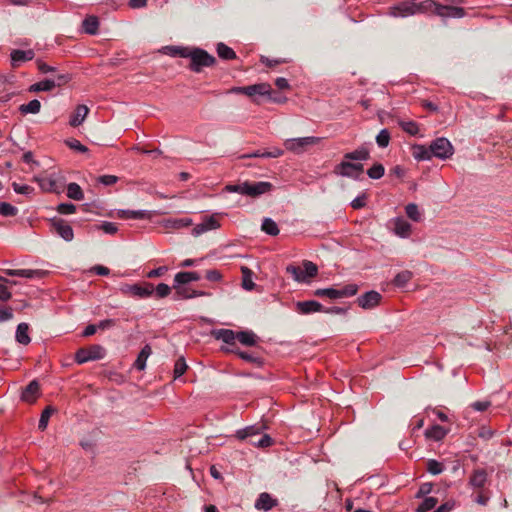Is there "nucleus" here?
I'll list each match as a JSON object with an SVG mask.
<instances>
[{
  "label": "nucleus",
  "instance_id": "nucleus-1",
  "mask_svg": "<svg viewBox=\"0 0 512 512\" xmlns=\"http://www.w3.org/2000/svg\"><path fill=\"white\" fill-rule=\"evenodd\" d=\"M187 58L190 59L188 68L196 73L201 72L204 67H210L216 63V58L201 48H190Z\"/></svg>",
  "mask_w": 512,
  "mask_h": 512
},
{
  "label": "nucleus",
  "instance_id": "nucleus-2",
  "mask_svg": "<svg viewBox=\"0 0 512 512\" xmlns=\"http://www.w3.org/2000/svg\"><path fill=\"white\" fill-rule=\"evenodd\" d=\"M358 291V286L356 284H348L342 288H319L313 292L314 296L317 297H327L329 299H340L345 297L354 296Z\"/></svg>",
  "mask_w": 512,
  "mask_h": 512
},
{
  "label": "nucleus",
  "instance_id": "nucleus-3",
  "mask_svg": "<svg viewBox=\"0 0 512 512\" xmlns=\"http://www.w3.org/2000/svg\"><path fill=\"white\" fill-rule=\"evenodd\" d=\"M120 291L124 295L144 299L150 297L154 293V286L149 282L124 284L120 287Z\"/></svg>",
  "mask_w": 512,
  "mask_h": 512
},
{
  "label": "nucleus",
  "instance_id": "nucleus-4",
  "mask_svg": "<svg viewBox=\"0 0 512 512\" xmlns=\"http://www.w3.org/2000/svg\"><path fill=\"white\" fill-rule=\"evenodd\" d=\"M106 351L103 346L94 344L88 348H80L75 353V361L78 364H83L88 361L100 360L105 357Z\"/></svg>",
  "mask_w": 512,
  "mask_h": 512
},
{
  "label": "nucleus",
  "instance_id": "nucleus-5",
  "mask_svg": "<svg viewBox=\"0 0 512 512\" xmlns=\"http://www.w3.org/2000/svg\"><path fill=\"white\" fill-rule=\"evenodd\" d=\"M432 157L446 160L454 154V147L451 142L445 137H439L433 140L430 144Z\"/></svg>",
  "mask_w": 512,
  "mask_h": 512
},
{
  "label": "nucleus",
  "instance_id": "nucleus-6",
  "mask_svg": "<svg viewBox=\"0 0 512 512\" xmlns=\"http://www.w3.org/2000/svg\"><path fill=\"white\" fill-rule=\"evenodd\" d=\"M319 142V138L314 136L286 139L283 143L284 147L295 154L304 153L309 146Z\"/></svg>",
  "mask_w": 512,
  "mask_h": 512
},
{
  "label": "nucleus",
  "instance_id": "nucleus-7",
  "mask_svg": "<svg viewBox=\"0 0 512 512\" xmlns=\"http://www.w3.org/2000/svg\"><path fill=\"white\" fill-rule=\"evenodd\" d=\"M364 171V166L360 162H348L341 161L339 164L335 166L334 172L335 174L352 178L355 180L360 179V174Z\"/></svg>",
  "mask_w": 512,
  "mask_h": 512
},
{
  "label": "nucleus",
  "instance_id": "nucleus-8",
  "mask_svg": "<svg viewBox=\"0 0 512 512\" xmlns=\"http://www.w3.org/2000/svg\"><path fill=\"white\" fill-rule=\"evenodd\" d=\"M51 231L56 233L65 241L70 242L74 238V233L71 225L64 219L53 218L50 222Z\"/></svg>",
  "mask_w": 512,
  "mask_h": 512
},
{
  "label": "nucleus",
  "instance_id": "nucleus-9",
  "mask_svg": "<svg viewBox=\"0 0 512 512\" xmlns=\"http://www.w3.org/2000/svg\"><path fill=\"white\" fill-rule=\"evenodd\" d=\"M273 188L272 183L267 181L249 182L246 181L245 196L252 198L259 197L263 194L270 192Z\"/></svg>",
  "mask_w": 512,
  "mask_h": 512
},
{
  "label": "nucleus",
  "instance_id": "nucleus-10",
  "mask_svg": "<svg viewBox=\"0 0 512 512\" xmlns=\"http://www.w3.org/2000/svg\"><path fill=\"white\" fill-rule=\"evenodd\" d=\"M246 96L253 98V102L259 104L256 96L271 97V85L269 83H257L246 86Z\"/></svg>",
  "mask_w": 512,
  "mask_h": 512
},
{
  "label": "nucleus",
  "instance_id": "nucleus-11",
  "mask_svg": "<svg viewBox=\"0 0 512 512\" xmlns=\"http://www.w3.org/2000/svg\"><path fill=\"white\" fill-rule=\"evenodd\" d=\"M382 299V295L377 291H369L357 298L358 305L363 309L376 307Z\"/></svg>",
  "mask_w": 512,
  "mask_h": 512
},
{
  "label": "nucleus",
  "instance_id": "nucleus-12",
  "mask_svg": "<svg viewBox=\"0 0 512 512\" xmlns=\"http://www.w3.org/2000/svg\"><path fill=\"white\" fill-rule=\"evenodd\" d=\"M323 305L315 300L298 301L295 303V311L301 315L322 312Z\"/></svg>",
  "mask_w": 512,
  "mask_h": 512
},
{
  "label": "nucleus",
  "instance_id": "nucleus-13",
  "mask_svg": "<svg viewBox=\"0 0 512 512\" xmlns=\"http://www.w3.org/2000/svg\"><path fill=\"white\" fill-rule=\"evenodd\" d=\"M35 57V52L33 49L28 50H20L15 49L10 53L11 65L13 68H17L21 65V63L31 61Z\"/></svg>",
  "mask_w": 512,
  "mask_h": 512
},
{
  "label": "nucleus",
  "instance_id": "nucleus-14",
  "mask_svg": "<svg viewBox=\"0 0 512 512\" xmlns=\"http://www.w3.org/2000/svg\"><path fill=\"white\" fill-rule=\"evenodd\" d=\"M370 159V150L366 145H361L357 149L347 152L343 156L342 161L348 162H360L367 161Z\"/></svg>",
  "mask_w": 512,
  "mask_h": 512
},
{
  "label": "nucleus",
  "instance_id": "nucleus-15",
  "mask_svg": "<svg viewBox=\"0 0 512 512\" xmlns=\"http://www.w3.org/2000/svg\"><path fill=\"white\" fill-rule=\"evenodd\" d=\"M465 14V10L461 7L442 4H439V7H437V16L442 18H462Z\"/></svg>",
  "mask_w": 512,
  "mask_h": 512
},
{
  "label": "nucleus",
  "instance_id": "nucleus-16",
  "mask_svg": "<svg viewBox=\"0 0 512 512\" xmlns=\"http://www.w3.org/2000/svg\"><path fill=\"white\" fill-rule=\"evenodd\" d=\"M414 3L401 2L390 8L389 14L394 17H407L415 15Z\"/></svg>",
  "mask_w": 512,
  "mask_h": 512
},
{
  "label": "nucleus",
  "instance_id": "nucleus-17",
  "mask_svg": "<svg viewBox=\"0 0 512 512\" xmlns=\"http://www.w3.org/2000/svg\"><path fill=\"white\" fill-rule=\"evenodd\" d=\"M40 386L36 380L31 381L22 391L21 399L27 403H33L37 399Z\"/></svg>",
  "mask_w": 512,
  "mask_h": 512
},
{
  "label": "nucleus",
  "instance_id": "nucleus-18",
  "mask_svg": "<svg viewBox=\"0 0 512 512\" xmlns=\"http://www.w3.org/2000/svg\"><path fill=\"white\" fill-rule=\"evenodd\" d=\"M487 479L488 474L485 469H475L469 478V485L475 489H480L485 486Z\"/></svg>",
  "mask_w": 512,
  "mask_h": 512
},
{
  "label": "nucleus",
  "instance_id": "nucleus-19",
  "mask_svg": "<svg viewBox=\"0 0 512 512\" xmlns=\"http://www.w3.org/2000/svg\"><path fill=\"white\" fill-rule=\"evenodd\" d=\"M276 505L277 500L266 492L261 493L255 502V508L262 511H269Z\"/></svg>",
  "mask_w": 512,
  "mask_h": 512
},
{
  "label": "nucleus",
  "instance_id": "nucleus-20",
  "mask_svg": "<svg viewBox=\"0 0 512 512\" xmlns=\"http://www.w3.org/2000/svg\"><path fill=\"white\" fill-rule=\"evenodd\" d=\"M173 288L175 289V299H190L205 294L201 291L190 290L189 288L184 287L183 285H178L176 283L174 284Z\"/></svg>",
  "mask_w": 512,
  "mask_h": 512
},
{
  "label": "nucleus",
  "instance_id": "nucleus-21",
  "mask_svg": "<svg viewBox=\"0 0 512 512\" xmlns=\"http://www.w3.org/2000/svg\"><path fill=\"white\" fill-rule=\"evenodd\" d=\"M89 112V109L86 105H78L74 111V113L71 115L69 124L72 127H77L85 120L87 114Z\"/></svg>",
  "mask_w": 512,
  "mask_h": 512
},
{
  "label": "nucleus",
  "instance_id": "nucleus-22",
  "mask_svg": "<svg viewBox=\"0 0 512 512\" xmlns=\"http://www.w3.org/2000/svg\"><path fill=\"white\" fill-rule=\"evenodd\" d=\"M411 228V224L403 218H396L394 221V232L400 237H408L411 233Z\"/></svg>",
  "mask_w": 512,
  "mask_h": 512
},
{
  "label": "nucleus",
  "instance_id": "nucleus-23",
  "mask_svg": "<svg viewBox=\"0 0 512 512\" xmlns=\"http://www.w3.org/2000/svg\"><path fill=\"white\" fill-rule=\"evenodd\" d=\"M200 275L195 271L179 272L174 277V282L178 285H185L187 283L200 280Z\"/></svg>",
  "mask_w": 512,
  "mask_h": 512
},
{
  "label": "nucleus",
  "instance_id": "nucleus-24",
  "mask_svg": "<svg viewBox=\"0 0 512 512\" xmlns=\"http://www.w3.org/2000/svg\"><path fill=\"white\" fill-rule=\"evenodd\" d=\"M414 6H416L415 14L433 12L437 15V7H439V3L434 0H424L419 3H414Z\"/></svg>",
  "mask_w": 512,
  "mask_h": 512
},
{
  "label": "nucleus",
  "instance_id": "nucleus-25",
  "mask_svg": "<svg viewBox=\"0 0 512 512\" xmlns=\"http://www.w3.org/2000/svg\"><path fill=\"white\" fill-rule=\"evenodd\" d=\"M117 216L121 219H145L150 217V213L146 210H119Z\"/></svg>",
  "mask_w": 512,
  "mask_h": 512
},
{
  "label": "nucleus",
  "instance_id": "nucleus-26",
  "mask_svg": "<svg viewBox=\"0 0 512 512\" xmlns=\"http://www.w3.org/2000/svg\"><path fill=\"white\" fill-rule=\"evenodd\" d=\"M263 429V426H248L244 429H240L236 432V436L240 440L250 439L254 440V436H258L261 433V430Z\"/></svg>",
  "mask_w": 512,
  "mask_h": 512
},
{
  "label": "nucleus",
  "instance_id": "nucleus-27",
  "mask_svg": "<svg viewBox=\"0 0 512 512\" xmlns=\"http://www.w3.org/2000/svg\"><path fill=\"white\" fill-rule=\"evenodd\" d=\"M34 180L39 184L40 188L45 192H57L58 187L56 181L51 177L37 176Z\"/></svg>",
  "mask_w": 512,
  "mask_h": 512
},
{
  "label": "nucleus",
  "instance_id": "nucleus-28",
  "mask_svg": "<svg viewBox=\"0 0 512 512\" xmlns=\"http://www.w3.org/2000/svg\"><path fill=\"white\" fill-rule=\"evenodd\" d=\"M448 433V430L440 425H433L426 429L425 437L434 441H441Z\"/></svg>",
  "mask_w": 512,
  "mask_h": 512
},
{
  "label": "nucleus",
  "instance_id": "nucleus-29",
  "mask_svg": "<svg viewBox=\"0 0 512 512\" xmlns=\"http://www.w3.org/2000/svg\"><path fill=\"white\" fill-rule=\"evenodd\" d=\"M213 335L217 340H221L226 344H234L237 339V333L230 329H218L213 331Z\"/></svg>",
  "mask_w": 512,
  "mask_h": 512
},
{
  "label": "nucleus",
  "instance_id": "nucleus-30",
  "mask_svg": "<svg viewBox=\"0 0 512 512\" xmlns=\"http://www.w3.org/2000/svg\"><path fill=\"white\" fill-rule=\"evenodd\" d=\"M151 347L149 345H145L141 351L139 352L135 362H134V367L139 370V371H142L145 369L146 367V361L148 359V357L150 356L151 354Z\"/></svg>",
  "mask_w": 512,
  "mask_h": 512
},
{
  "label": "nucleus",
  "instance_id": "nucleus-31",
  "mask_svg": "<svg viewBox=\"0 0 512 512\" xmlns=\"http://www.w3.org/2000/svg\"><path fill=\"white\" fill-rule=\"evenodd\" d=\"M83 30L90 35H95L98 32L99 20L96 16H87L82 22Z\"/></svg>",
  "mask_w": 512,
  "mask_h": 512
},
{
  "label": "nucleus",
  "instance_id": "nucleus-32",
  "mask_svg": "<svg viewBox=\"0 0 512 512\" xmlns=\"http://www.w3.org/2000/svg\"><path fill=\"white\" fill-rule=\"evenodd\" d=\"M241 273L242 287L247 291L253 290L255 287V283L253 282V271L246 266H242Z\"/></svg>",
  "mask_w": 512,
  "mask_h": 512
},
{
  "label": "nucleus",
  "instance_id": "nucleus-33",
  "mask_svg": "<svg viewBox=\"0 0 512 512\" xmlns=\"http://www.w3.org/2000/svg\"><path fill=\"white\" fill-rule=\"evenodd\" d=\"M413 156L418 161L430 160L432 158L431 148H426L424 145H414L412 147Z\"/></svg>",
  "mask_w": 512,
  "mask_h": 512
},
{
  "label": "nucleus",
  "instance_id": "nucleus-34",
  "mask_svg": "<svg viewBox=\"0 0 512 512\" xmlns=\"http://www.w3.org/2000/svg\"><path fill=\"white\" fill-rule=\"evenodd\" d=\"M55 88V83L49 79H44L42 81H39L37 83L32 84L29 87L30 92H48L52 91Z\"/></svg>",
  "mask_w": 512,
  "mask_h": 512
},
{
  "label": "nucleus",
  "instance_id": "nucleus-35",
  "mask_svg": "<svg viewBox=\"0 0 512 512\" xmlns=\"http://www.w3.org/2000/svg\"><path fill=\"white\" fill-rule=\"evenodd\" d=\"M29 326L27 323H20L16 329V340L20 344L27 345L31 339L28 334Z\"/></svg>",
  "mask_w": 512,
  "mask_h": 512
},
{
  "label": "nucleus",
  "instance_id": "nucleus-36",
  "mask_svg": "<svg viewBox=\"0 0 512 512\" xmlns=\"http://www.w3.org/2000/svg\"><path fill=\"white\" fill-rule=\"evenodd\" d=\"M236 338V340L245 346H254L257 343V336L252 331L238 332Z\"/></svg>",
  "mask_w": 512,
  "mask_h": 512
},
{
  "label": "nucleus",
  "instance_id": "nucleus-37",
  "mask_svg": "<svg viewBox=\"0 0 512 512\" xmlns=\"http://www.w3.org/2000/svg\"><path fill=\"white\" fill-rule=\"evenodd\" d=\"M216 51L223 60H233L237 57L235 51L222 42L217 44Z\"/></svg>",
  "mask_w": 512,
  "mask_h": 512
},
{
  "label": "nucleus",
  "instance_id": "nucleus-38",
  "mask_svg": "<svg viewBox=\"0 0 512 512\" xmlns=\"http://www.w3.org/2000/svg\"><path fill=\"white\" fill-rule=\"evenodd\" d=\"M40 109H41V103L37 99H33L29 103L22 104L19 107V111L23 115L37 114L40 111Z\"/></svg>",
  "mask_w": 512,
  "mask_h": 512
},
{
  "label": "nucleus",
  "instance_id": "nucleus-39",
  "mask_svg": "<svg viewBox=\"0 0 512 512\" xmlns=\"http://www.w3.org/2000/svg\"><path fill=\"white\" fill-rule=\"evenodd\" d=\"M165 53L172 57L187 58L190 48L182 46H166L164 47Z\"/></svg>",
  "mask_w": 512,
  "mask_h": 512
},
{
  "label": "nucleus",
  "instance_id": "nucleus-40",
  "mask_svg": "<svg viewBox=\"0 0 512 512\" xmlns=\"http://www.w3.org/2000/svg\"><path fill=\"white\" fill-rule=\"evenodd\" d=\"M192 225V220L190 218H178V219H169L166 221L165 227L171 229H180L184 227H188Z\"/></svg>",
  "mask_w": 512,
  "mask_h": 512
},
{
  "label": "nucleus",
  "instance_id": "nucleus-41",
  "mask_svg": "<svg viewBox=\"0 0 512 512\" xmlns=\"http://www.w3.org/2000/svg\"><path fill=\"white\" fill-rule=\"evenodd\" d=\"M261 228L266 234L271 236H276L280 232L276 222L271 218H265L262 222Z\"/></svg>",
  "mask_w": 512,
  "mask_h": 512
},
{
  "label": "nucleus",
  "instance_id": "nucleus-42",
  "mask_svg": "<svg viewBox=\"0 0 512 512\" xmlns=\"http://www.w3.org/2000/svg\"><path fill=\"white\" fill-rule=\"evenodd\" d=\"M67 196L73 200L80 201L84 198L83 191L77 183H69L67 186Z\"/></svg>",
  "mask_w": 512,
  "mask_h": 512
},
{
  "label": "nucleus",
  "instance_id": "nucleus-43",
  "mask_svg": "<svg viewBox=\"0 0 512 512\" xmlns=\"http://www.w3.org/2000/svg\"><path fill=\"white\" fill-rule=\"evenodd\" d=\"M413 277V274L409 270L399 272L393 280V283L397 287H404Z\"/></svg>",
  "mask_w": 512,
  "mask_h": 512
},
{
  "label": "nucleus",
  "instance_id": "nucleus-44",
  "mask_svg": "<svg viewBox=\"0 0 512 512\" xmlns=\"http://www.w3.org/2000/svg\"><path fill=\"white\" fill-rule=\"evenodd\" d=\"M286 272L290 274L295 281L300 283L306 282L305 275L301 267L295 265H288L286 267Z\"/></svg>",
  "mask_w": 512,
  "mask_h": 512
},
{
  "label": "nucleus",
  "instance_id": "nucleus-45",
  "mask_svg": "<svg viewBox=\"0 0 512 512\" xmlns=\"http://www.w3.org/2000/svg\"><path fill=\"white\" fill-rule=\"evenodd\" d=\"M54 412H55V408H53L52 406H47L43 410L41 417L39 419V423H38L39 430L44 431L47 428L49 419Z\"/></svg>",
  "mask_w": 512,
  "mask_h": 512
},
{
  "label": "nucleus",
  "instance_id": "nucleus-46",
  "mask_svg": "<svg viewBox=\"0 0 512 512\" xmlns=\"http://www.w3.org/2000/svg\"><path fill=\"white\" fill-rule=\"evenodd\" d=\"M385 168L381 163H375L372 167L367 170L369 178L377 180L384 176Z\"/></svg>",
  "mask_w": 512,
  "mask_h": 512
},
{
  "label": "nucleus",
  "instance_id": "nucleus-47",
  "mask_svg": "<svg viewBox=\"0 0 512 512\" xmlns=\"http://www.w3.org/2000/svg\"><path fill=\"white\" fill-rule=\"evenodd\" d=\"M303 268L306 282L308 281L309 278L315 277L318 273L317 265L311 261L305 260L303 262Z\"/></svg>",
  "mask_w": 512,
  "mask_h": 512
},
{
  "label": "nucleus",
  "instance_id": "nucleus-48",
  "mask_svg": "<svg viewBox=\"0 0 512 512\" xmlns=\"http://www.w3.org/2000/svg\"><path fill=\"white\" fill-rule=\"evenodd\" d=\"M391 135L388 129H382L376 136V143L380 148H386L390 143Z\"/></svg>",
  "mask_w": 512,
  "mask_h": 512
},
{
  "label": "nucleus",
  "instance_id": "nucleus-49",
  "mask_svg": "<svg viewBox=\"0 0 512 512\" xmlns=\"http://www.w3.org/2000/svg\"><path fill=\"white\" fill-rule=\"evenodd\" d=\"M426 467L427 471L432 475H438L444 471V465L435 459H429L426 463Z\"/></svg>",
  "mask_w": 512,
  "mask_h": 512
},
{
  "label": "nucleus",
  "instance_id": "nucleus-50",
  "mask_svg": "<svg viewBox=\"0 0 512 512\" xmlns=\"http://www.w3.org/2000/svg\"><path fill=\"white\" fill-rule=\"evenodd\" d=\"M406 215L413 221L419 222L421 220V213L415 203H409L405 207Z\"/></svg>",
  "mask_w": 512,
  "mask_h": 512
},
{
  "label": "nucleus",
  "instance_id": "nucleus-51",
  "mask_svg": "<svg viewBox=\"0 0 512 512\" xmlns=\"http://www.w3.org/2000/svg\"><path fill=\"white\" fill-rule=\"evenodd\" d=\"M438 500L435 497H426L416 509L417 512H428L435 508Z\"/></svg>",
  "mask_w": 512,
  "mask_h": 512
},
{
  "label": "nucleus",
  "instance_id": "nucleus-52",
  "mask_svg": "<svg viewBox=\"0 0 512 512\" xmlns=\"http://www.w3.org/2000/svg\"><path fill=\"white\" fill-rule=\"evenodd\" d=\"M399 125L401 129L409 135L415 136L419 133V126L414 121H401Z\"/></svg>",
  "mask_w": 512,
  "mask_h": 512
},
{
  "label": "nucleus",
  "instance_id": "nucleus-53",
  "mask_svg": "<svg viewBox=\"0 0 512 512\" xmlns=\"http://www.w3.org/2000/svg\"><path fill=\"white\" fill-rule=\"evenodd\" d=\"M18 213V209L7 202H0V214L4 217H13Z\"/></svg>",
  "mask_w": 512,
  "mask_h": 512
},
{
  "label": "nucleus",
  "instance_id": "nucleus-54",
  "mask_svg": "<svg viewBox=\"0 0 512 512\" xmlns=\"http://www.w3.org/2000/svg\"><path fill=\"white\" fill-rule=\"evenodd\" d=\"M97 230H102L106 234L113 235L117 233L118 226L113 222L104 221L101 224L96 226Z\"/></svg>",
  "mask_w": 512,
  "mask_h": 512
},
{
  "label": "nucleus",
  "instance_id": "nucleus-55",
  "mask_svg": "<svg viewBox=\"0 0 512 512\" xmlns=\"http://www.w3.org/2000/svg\"><path fill=\"white\" fill-rule=\"evenodd\" d=\"M187 370V364L183 357H180L174 365V377L178 378L182 376Z\"/></svg>",
  "mask_w": 512,
  "mask_h": 512
},
{
  "label": "nucleus",
  "instance_id": "nucleus-56",
  "mask_svg": "<svg viewBox=\"0 0 512 512\" xmlns=\"http://www.w3.org/2000/svg\"><path fill=\"white\" fill-rule=\"evenodd\" d=\"M154 292L157 298H165L170 294L171 288L165 283H160L154 287Z\"/></svg>",
  "mask_w": 512,
  "mask_h": 512
},
{
  "label": "nucleus",
  "instance_id": "nucleus-57",
  "mask_svg": "<svg viewBox=\"0 0 512 512\" xmlns=\"http://www.w3.org/2000/svg\"><path fill=\"white\" fill-rule=\"evenodd\" d=\"M225 191L229 193H239L245 195L246 181L239 184H229L225 186Z\"/></svg>",
  "mask_w": 512,
  "mask_h": 512
},
{
  "label": "nucleus",
  "instance_id": "nucleus-58",
  "mask_svg": "<svg viewBox=\"0 0 512 512\" xmlns=\"http://www.w3.org/2000/svg\"><path fill=\"white\" fill-rule=\"evenodd\" d=\"M13 315L12 307L0 305V323L11 320Z\"/></svg>",
  "mask_w": 512,
  "mask_h": 512
},
{
  "label": "nucleus",
  "instance_id": "nucleus-59",
  "mask_svg": "<svg viewBox=\"0 0 512 512\" xmlns=\"http://www.w3.org/2000/svg\"><path fill=\"white\" fill-rule=\"evenodd\" d=\"M203 224L207 228V231L215 230V229H218L220 227L219 220L217 219V217L215 215L206 217L203 220Z\"/></svg>",
  "mask_w": 512,
  "mask_h": 512
},
{
  "label": "nucleus",
  "instance_id": "nucleus-60",
  "mask_svg": "<svg viewBox=\"0 0 512 512\" xmlns=\"http://www.w3.org/2000/svg\"><path fill=\"white\" fill-rule=\"evenodd\" d=\"M251 444L257 447H269L272 444V439L269 435L263 434L258 440H251Z\"/></svg>",
  "mask_w": 512,
  "mask_h": 512
},
{
  "label": "nucleus",
  "instance_id": "nucleus-61",
  "mask_svg": "<svg viewBox=\"0 0 512 512\" xmlns=\"http://www.w3.org/2000/svg\"><path fill=\"white\" fill-rule=\"evenodd\" d=\"M66 144L69 146V148L80 153H85L88 151V148L85 145L81 144V142L76 139L67 140Z\"/></svg>",
  "mask_w": 512,
  "mask_h": 512
},
{
  "label": "nucleus",
  "instance_id": "nucleus-62",
  "mask_svg": "<svg viewBox=\"0 0 512 512\" xmlns=\"http://www.w3.org/2000/svg\"><path fill=\"white\" fill-rule=\"evenodd\" d=\"M366 200H367V194L362 193L361 195L357 196L355 199L351 202V207L353 209H361L366 206Z\"/></svg>",
  "mask_w": 512,
  "mask_h": 512
},
{
  "label": "nucleus",
  "instance_id": "nucleus-63",
  "mask_svg": "<svg viewBox=\"0 0 512 512\" xmlns=\"http://www.w3.org/2000/svg\"><path fill=\"white\" fill-rule=\"evenodd\" d=\"M14 191L18 194L30 195L33 193L34 188L29 185H20L16 182L12 184Z\"/></svg>",
  "mask_w": 512,
  "mask_h": 512
},
{
  "label": "nucleus",
  "instance_id": "nucleus-64",
  "mask_svg": "<svg viewBox=\"0 0 512 512\" xmlns=\"http://www.w3.org/2000/svg\"><path fill=\"white\" fill-rule=\"evenodd\" d=\"M57 211L60 214H65V215L72 214L76 211V207L72 203H61L58 205Z\"/></svg>",
  "mask_w": 512,
  "mask_h": 512
}]
</instances>
